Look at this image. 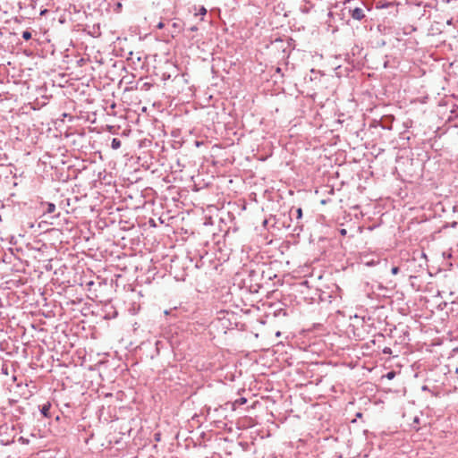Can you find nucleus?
<instances>
[{
	"label": "nucleus",
	"mask_w": 458,
	"mask_h": 458,
	"mask_svg": "<svg viewBox=\"0 0 458 458\" xmlns=\"http://www.w3.org/2000/svg\"><path fill=\"white\" fill-rule=\"evenodd\" d=\"M350 14L352 19L360 21L365 17V13L362 8L355 7L354 9L350 10Z\"/></svg>",
	"instance_id": "obj_1"
},
{
	"label": "nucleus",
	"mask_w": 458,
	"mask_h": 458,
	"mask_svg": "<svg viewBox=\"0 0 458 458\" xmlns=\"http://www.w3.org/2000/svg\"><path fill=\"white\" fill-rule=\"evenodd\" d=\"M50 407H51V404L49 403H45L41 409H40V412L42 413V415L46 418H48L49 417V410H50Z\"/></svg>",
	"instance_id": "obj_2"
},
{
	"label": "nucleus",
	"mask_w": 458,
	"mask_h": 458,
	"mask_svg": "<svg viewBox=\"0 0 458 458\" xmlns=\"http://www.w3.org/2000/svg\"><path fill=\"white\" fill-rule=\"evenodd\" d=\"M111 147L113 149H118L121 147V140L117 138H114L111 142Z\"/></svg>",
	"instance_id": "obj_3"
},
{
	"label": "nucleus",
	"mask_w": 458,
	"mask_h": 458,
	"mask_svg": "<svg viewBox=\"0 0 458 458\" xmlns=\"http://www.w3.org/2000/svg\"><path fill=\"white\" fill-rule=\"evenodd\" d=\"M55 205L53 204V203H48L47 204V213H53V212H55Z\"/></svg>",
	"instance_id": "obj_4"
},
{
	"label": "nucleus",
	"mask_w": 458,
	"mask_h": 458,
	"mask_svg": "<svg viewBox=\"0 0 458 458\" xmlns=\"http://www.w3.org/2000/svg\"><path fill=\"white\" fill-rule=\"evenodd\" d=\"M22 38H23L25 40H29V39H30V38H31V33H30V31H29V30H25V31H23V33H22Z\"/></svg>",
	"instance_id": "obj_5"
},
{
	"label": "nucleus",
	"mask_w": 458,
	"mask_h": 458,
	"mask_svg": "<svg viewBox=\"0 0 458 458\" xmlns=\"http://www.w3.org/2000/svg\"><path fill=\"white\" fill-rule=\"evenodd\" d=\"M394 376H395V373L394 371H390L386 375V378H388V379H393L394 377Z\"/></svg>",
	"instance_id": "obj_6"
},
{
	"label": "nucleus",
	"mask_w": 458,
	"mask_h": 458,
	"mask_svg": "<svg viewBox=\"0 0 458 458\" xmlns=\"http://www.w3.org/2000/svg\"><path fill=\"white\" fill-rule=\"evenodd\" d=\"M296 213H297V219H301V216H302V210H301V208H297Z\"/></svg>",
	"instance_id": "obj_7"
},
{
	"label": "nucleus",
	"mask_w": 458,
	"mask_h": 458,
	"mask_svg": "<svg viewBox=\"0 0 458 458\" xmlns=\"http://www.w3.org/2000/svg\"><path fill=\"white\" fill-rule=\"evenodd\" d=\"M391 272L393 275H397L399 272V267H392Z\"/></svg>",
	"instance_id": "obj_8"
},
{
	"label": "nucleus",
	"mask_w": 458,
	"mask_h": 458,
	"mask_svg": "<svg viewBox=\"0 0 458 458\" xmlns=\"http://www.w3.org/2000/svg\"><path fill=\"white\" fill-rule=\"evenodd\" d=\"M206 13H207V9H206L205 7H203V6H202V7L199 9V14H201V15H205Z\"/></svg>",
	"instance_id": "obj_9"
},
{
	"label": "nucleus",
	"mask_w": 458,
	"mask_h": 458,
	"mask_svg": "<svg viewBox=\"0 0 458 458\" xmlns=\"http://www.w3.org/2000/svg\"><path fill=\"white\" fill-rule=\"evenodd\" d=\"M240 404H244L247 402V399L244 397H242L237 401Z\"/></svg>",
	"instance_id": "obj_10"
},
{
	"label": "nucleus",
	"mask_w": 458,
	"mask_h": 458,
	"mask_svg": "<svg viewBox=\"0 0 458 458\" xmlns=\"http://www.w3.org/2000/svg\"><path fill=\"white\" fill-rule=\"evenodd\" d=\"M383 352L386 353V354H390L391 353V349L388 348V347H386L384 350H383Z\"/></svg>",
	"instance_id": "obj_11"
},
{
	"label": "nucleus",
	"mask_w": 458,
	"mask_h": 458,
	"mask_svg": "<svg viewBox=\"0 0 458 458\" xmlns=\"http://www.w3.org/2000/svg\"><path fill=\"white\" fill-rule=\"evenodd\" d=\"M340 233H341V235H346V233H347L346 229H344V228L340 229Z\"/></svg>",
	"instance_id": "obj_12"
},
{
	"label": "nucleus",
	"mask_w": 458,
	"mask_h": 458,
	"mask_svg": "<svg viewBox=\"0 0 458 458\" xmlns=\"http://www.w3.org/2000/svg\"><path fill=\"white\" fill-rule=\"evenodd\" d=\"M164 26H165V25H164V23H163V22H159V23L157 25V27L158 29H163V28H164Z\"/></svg>",
	"instance_id": "obj_13"
},
{
	"label": "nucleus",
	"mask_w": 458,
	"mask_h": 458,
	"mask_svg": "<svg viewBox=\"0 0 458 458\" xmlns=\"http://www.w3.org/2000/svg\"><path fill=\"white\" fill-rule=\"evenodd\" d=\"M191 31H195V30H197V28L195 26H193V27L191 28Z\"/></svg>",
	"instance_id": "obj_14"
},
{
	"label": "nucleus",
	"mask_w": 458,
	"mask_h": 458,
	"mask_svg": "<svg viewBox=\"0 0 458 458\" xmlns=\"http://www.w3.org/2000/svg\"><path fill=\"white\" fill-rule=\"evenodd\" d=\"M276 72H281V69H280V68H277V69H276Z\"/></svg>",
	"instance_id": "obj_15"
},
{
	"label": "nucleus",
	"mask_w": 458,
	"mask_h": 458,
	"mask_svg": "<svg viewBox=\"0 0 458 458\" xmlns=\"http://www.w3.org/2000/svg\"><path fill=\"white\" fill-rule=\"evenodd\" d=\"M456 372L458 373V368L456 369Z\"/></svg>",
	"instance_id": "obj_16"
}]
</instances>
